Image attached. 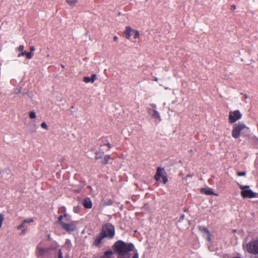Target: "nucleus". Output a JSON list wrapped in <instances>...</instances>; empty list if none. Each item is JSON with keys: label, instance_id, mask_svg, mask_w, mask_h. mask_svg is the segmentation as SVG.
Returning <instances> with one entry per match:
<instances>
[{"label": "nucleus", "instance_id": "obj_1", "mask_svg": "<svg viewBox=\"0 0 258 258\" xmlns=\"http://www.w3.org/2000/svg\"><path fill=\"white\" fill-rule=\"evenodd\" d=\"M114 251L108 250L99 258H114L113 256L114 253H117L118 256L117 258H139L138 250L132 243H126L122 240L116 241L112 246Z\"/></svg>", "mask_w": 258, "mask_h": 258}, {"label": "nucleus", "instance_id": "obj_2", "mask_svg": "<svg viewBox=\"0 0 258 258\" xmlns=\"http://www.w3.org/2000/svg\"><path fill=\"white\" fill-rule=\"evenodd\" d=\"M57 222L61 225L64 230L69 233L75 231L76 229L77 222L71 220V217L67 213L59 216Z\"/></svg>", "mask_w": 258, "mask_h": 258}, {"label": "nucleus", "instance_id": "obj_3", "mask_svg": "<svg viewBox=\"0 0 258 258\" xmlns=\"http://www.w3.org/2000/svg\"><path fill=\"white\" fill-rule=\"evenodd\" d=\"M243 248L250 254H258V238L253 239L245 245H243Z\"/></svg>", "mask_w": 258, "mask_h": 258}, {"label": "nucleus", "instance_id": "obj_4", "mask_svg": "<svg viewBox=\"0 0 258 258\" xmlns=\"http://www.w3.org/2000/svg\"><path fill=\"white\" fill-rule=\"evenodd\" d=\"M248 130L249 128L244 123L240 122L235 123L233 127L232 136L235 139H237L239 137L240 134L244 133L245 131H248Z\"/></svg>", "mask_w": 258, "mask_h": 258}, {"label": "nucleus", "instance_id": "obj_5", "mask_svg": "<svg viewBox=\"0 0 258 258\" xmlns=\"http://www.w3.org/2000/svg\"><path fill=\"white\" fill-rule=\"evenodd\" d=\"M108 239H112L115 234L114 227L110 223H106L102 226L101 231Z\"/></svg>", "mask_w": 258, "mask_h": 258}, {"label": "nucleus", "instance_id": "obj_6", "mask_svg": "<svg viewBox=\"0 0 258 258\" xmlns=\"http://www.w3.org/2000/svg\"><path fill=\"white\" fill-rule=\"evenodd\" d=\"M239 187L241 189V196L243 198H253L256 197V194L249 189L248 185L243 186L238 183Z\"/></svg>", "mask_w": 258, "mask_h": 258}, {"label": "nucleus", "instance_id": "obj_7", "mask_svg": "<svg viewBox=\"0 0 258 258\" xmlns=\"http://www.w3.org/2000/svg\"><path fill=\"white\" fill-rule=\"evenodd\" d=\"M162 179L163 183L165 184L168 182V178L166 172H165L164 169L160 167H157L156 174L154 178L157 181H159L160 178Z\"/></svg>", "mask_w": 258, "mask_h": 258}, {"label": "nucleus", "instance_id": "obj_8", "mask_svg": "<svg viewBox=\"0 0 258 258\" xmlns=\"http://www.w3.org/2000/svg\"><path fill=\"white\" fill-rule=\"evenodd\" d=\"M242 117V114L238 110L230 111L229 114V122L233 123Z\"/></svg>", "mask_w": 258, "mask_h": 258}, {"label": "nucleus", "instance_id": "obj_9", "mask_svg": "<svg viewBox=\"0 0 258 258\" xmlns=\"http://www.w3.org/2000/svg\"><path fill=\"white\" fill-rule=\"evenodd\" d=\"M36 255L38 257L43 256L45 254H47L50 252V248H43L38 245L36 249Z\"/></svg>", "mask_w": 258, "mask_h": 258}, {"label": "nucleus", "instance_id": "obj_10", "mask_svg": "<svg viewBox=\"0 0 258 258\" xmlns=\"http://www.w3.org/2000/svg\"><path fill=\"white\" fill-rule=\"evenodd\" d=\"M105 238H106V236L101 232L100 234L95 238L93 245L98 247H100V244L103 242V240Z\"/></svg>", "mask_w": 258, "mask_h": 258}, {"label": "nucleus", "instance_id": "obj_11", "mask_svg": "<svg viewBox=\"0 0 258 258\" xmlns=\"http://www.w3.org/2000/svg\"><path fill=\"white\" fill-rule=\"evenodd\" d=\"M148 113L154 118L158 119L159 121L161 120L160 115L159 113L155 109H148Z\"/></svg>", "mask_w": 258, "mask_h": 258}, {"label": "nucleus", "instance_id": "obj_12", "mask_svg": "<svg viewBox=\"0 0 258 258\" xmlns=\"http://www.w3.org/2000/svg\"><path fill=\"white\" fill-rule=\"evenodd\" d=\"M134 29H133L131 27L127 26L125 28V30L124 31V33L125 34V37L126 39H130L131 36L133 34Z\"/></svg>", "mask_w": 258, "mask_h": 258}, {"label": "nucleus", "instance_id": "obj_13", "mask_svg": "<svg viewBox=\"0 0 258 258\" xmlns=\"http://www.w3.org/2000/svg\"><path fill=\"white\" fill-rule=\"evenodd\" d=\"M83 205L87 209H91L92 207V203L89 198H86L83 200Z\"/></svg>", "mask_w": 258, "mask_h": 258}, {"label": "nucleus", "instance_id": "obj_14", "mask_svg": "<svg viewBox=\"0 0 258 258\" xmlns=\"http://www.w3.org/2000/svg\"><path fill=\"white\" fill-rule=\"evenodd\" d=\"M26 56V57L28 59H30L32 58L34 54L31 52H27L26 51H22L20 53L18 54V56L21 57L22 56Z\"/></svg>", "mask_w": 258, "mask_h": 258}, {"label": "nucleus", "instance_id": "obj_15", "mask_svg": "<svg viewBox=\"0 0 258 258\" xmlns=\"http://www.w3.org/2000/svg\"><path fill=\"white\" fill-rule=\"evenodd\" d=\"M201 192L202 194H205L206 195H214L213 189L209 187L202 188L201 189Z\"/></svg>", "mask_w": 258, "mask_h": 258}, {"label": "nucleus", "instance_id": "obj_16", "mask_svg": "<svg viewBox=\"0 0 258 258\" xmlns=\"http://www.w3.org/2000/svg\"><path fill=\"white\" fill-rule=\"evenodd\" d=\"M199 229L200 231H201V232H206L207 234V240L208 241H210L211 238H210V233L208 230V229L206 227H203V226H199Z\"/></svg>", "mask_w": 258, "mask_h": 258}, {"label": "nucleus", "instance_id": "obj_17", "mask_svg": "<svg viewBox=\"0 0 258 258\" xmlns=\"http://www.w3.org/2000/svg\"><path fill=\"white\" fill-rule=\"evenodd\" d=\"M67 4L71 7H74L78 2V0H66Z\"/></svg>", "mask_w": 258, "mask_h": 258}, {"label": "nucleus", "instance_id": "obj_18", "mask_svg": "<svg viewBox=\"0 0 258 258\" xmlns=\"http://www.w3.org/2000/svg\"><path fill=\"white\" fill-rule=\"evenodd\" d=\"M103 154V152H100L99 151H96L95 152V158L96 160H98L101 158Z\"/></svg>", "mask_w": 258, "mask_h": 258}, {"label": "nucleus", "instance_id": "obj_19", "mask_svg": "<svg viewBox=\"0 0 258 258\" xmlns=\"http://www.w3.org/2000/svg\"><path fill=\"white\" fill-rule=\"evenodd\" d=\"M110 158V155H106L104 157L103 161H102L103 164H107L108 163V160Z\"/></svg>", "mask_w": 258, "mask_h": 258}, {"label": "nucleus", "instance_id": "obj_20", "mask_svg": "<svg viewBox=\"0 0 258 258\" xmlns=\"http://www.w3.org/2000/svg\"><path fill=\"white\" fill-rule=\"evenodd\" d=\"M29 116L31 119H34L36 117V113L34 111H31L29 113Z\"/></svg>", "mask_w": 258, "mask_h": 258}, {"label": "nucleus", "instance_id": "obj_21", "mask_svg": "<svg viewBox=\"0 0 258 258\" xmlns=\"http://www.w3.org/2000/svg\"><path fill=\"white\" fill-rule=\"evenodd\" d=\"M133 34H134V38H138L140 36V33L138 30H136L134 29Z\"/></svg>", "mask_w": 258, "mask_h": 258}, {"label": "nucleus", "instance_id": "obj_22", "mask_svg": "<svg viewBox=\"0 0 258 258\" xmlns=\"http://www.w3.org/2000/svg\"><path fill=\"white\" fill-rule=\"evenodd\" d=\"M97 79V76L95 74H93L91 77V82L93 83Z\"/></svg>", "mask_w": 258, "mask_h": 258}, {"label": "nucleus", "instance_id": "obj_23", "mask_svg": "<svg viewBox=\"0 0 258 258\" xmlns=\"http://www.w3.org/2000/svg\"><path fill=\"white\" fill-rule=\"evenodd\" d=\"M33 222H34V220H33V219L32 218H28V219H25L23 221V222L25 224H26V223H32Z\"/></svg>", "mask_w": 258, "mask_h": 258}, {"label": "nucleus", "instance_id": "obj_24", "mask_svg": "<svg viewBox=\"0 0 258 258\" xmlns=\"http://www.w3.org/2000/svg\"><path fill=\"white\" fill-rule=\"evenodd\" d=\"M83 81L86 83L91 82V78L89 77H85L83 78Z\"/></svg>", "mask_w": 258, "mask_h": 258}, {"label": "nucleus", "instance_id": "obj_25", "mask_svg": "<svg viewBox=\"0 0 258 258\" xmlns=\"http://www.w3.org/2000/svg\"><path fill=\"white\" fill-rule=\"evenodd\" d=\"M58 247V245L57 243H55L54 244H52L49 248H50V250L51 249L54 250L56 249Z\"/></svg>", "mask_w": 258, "mask_h": 258}, {"label": "nucleus", "instance_id": "obj_26", "mask_svg": "<svg viewBox=\"0 0 258 258\" xmlns=\"http://www.w3.org/2000/svg\"><path fill=\"white\" fill-rule=\"evenodd\" d=\"M41 127L42 128L47 130L48 129V126L45 122L41 123Z\"/></svg>", "mask_w": 258, "mask_h": 258}, {"label": "nucleus", "instance_id": "obj_27", "mask_svg": "<svg viewBox=\"0 0 258 258\" xmlns=\"http://www.w3.org/2000/svg\"><path fill=\"white\" fill-rule=\"evenodd\" d=\"M58 212V213H64L63 214L66 213V208L64 207H61V208H59Z\"/></svg>", "mask_w": 258, "mask_h": 258}, {"label": "nucleus", "instance_id": "obj_28", "mask_svg": "<svg viewBox=\"0 0 258 258\" xmlns=\"http://www.w3.org/2000/svg\"><path fill=\"white\" fill-rule=\"evenodd\" d=\"M25 223H24V222H23V223H22L21 225H19V226L17 227V229H18V230H21V229H23V228H24H24H25Z\"/></svg>", "mask_w": 258, "mask_h": 258}, {"label": "nucleus", "instance_id": "obj_29", "mask_svg": "<svg viewBox=\"0 0 258 258\" xmlns=\"http://www.w3.org/2000/svg\"><path fill=\"white\" fill-rule=\"evenodd\" d=\"M4 219V215L2 214H0V228L2 225Z\"/></svg>", "mask_w": 258, "mask_h": 258}, {"label": "nucleus", "instance_id": "obj_30", "mask_svg": "<svg viewBox=\"0 0 258 258\" xmlns=\"http://www.w3.org/2000/svg\"><path fill=\"white\" fill-rule=\"evenodd\" d=\"M24 45H20L18 47V50L20 52H22V51H23L24 50Z\"/></svg>", "mask_w": 258, "mask_h": 258}, {"label": "nucleus", "instance_id": "obj_31", "mask_svg": "<svg viewBox=\"0 0 258 258\" xmlns=\"http://www.w3.org/2000/svg\"><path fill=\"white\" fill-rule=\"evenodd\" d=\"M237 175L238 176H244L245 175V172H238Z\"/></svg>", "mask_w": 258, "mask_h": 258}, {"label": "nucleus", "instance_id": "obj_32", "mask_svg": "<svg viewBox=\"0 0 258 258\" xmlns=\"http://www.w3.org/2000/svg\"><path fill=\"white\" fill-rule=\"evenodd\" d=\"M58 258H63L62 252L60 249H59V251H58Z\"/></svg>", "mask_w": 258, "mask_h": 258}, {"label": "nucleus", "instance_id": "obj_33", "mask_svg": "<svg viewBox=\"0 0 258 258\" xmlns=\"http://www.w3.org/2000/svg\"><path fill=\"white\" fill-rule=\"evenodd\" d=\"M30 52L32 53L35 50V47L34 46H31L30 47Z\"/></svg>", "mask_w": 258, "mask_h": 258}, {"label": "nucleus", "instance_id": "obj_34", "mask_svg": "<svg viewBox=\"0 0 258 258\" xmlns=\"http://www.w3.org/2000/svg\"><path fill=\"white\" fill-rule=\"evenodd\" d=\"M236 9V6L235 5H232L231 7V10H234Z\"/></svg>", "mask_w": 258, "mask_h": 258}, {"label": "nucleus", "instance_id": "obj_35", "mask_svg": "<svg viewBox=\"0 0 258 258\" xmlns=\"http://www.w3.org/2000/svg\"><path fill=\"white\" fill-rule=\"evenodd\" d=\"M113 39L114 41H117L118 40V37L116 36H114Z\"/></svg>", "mask_w": 258, "mask_h": 258}, {"label": "nucleus", "instance_id": "obj_36", "mask_svg": "<svg viewBox=\"0 0 258 258\" xmlns=\"http://www.w3.org/2000/svg\"><path fill=\"white\" fill-rule=\"evenodd\" d=\"M105 145L107 146L109 148V149H110L111 148V146L110 143H107Z\"/></svg>", "mask_w": 258, "mask_h": 258}, {"label": "nucleus", "instance_id": "obj_37", "mask_svg": "<svg viewBox=\"0 0 258 258\" xmlns=\"http://www.w3.org/2000/svg\"><path fill=\"white\" fill-rule=\"evenodd\" d=\"M26 229L25 228L23 229L22 231V234H25L26 232Z\"/></svg>", "mask_w": 258, "mask_h": 258}, {"label": "nucleus", "instance_id": "obj_38", "mask_svg": "<svg viewBox=\"0 0 258 258\" xmlns=\"http://www.w3.org/2000/svg\"><path fill=\"white\" fill-rule=\"evenodd\" d=\"M192 176H193L192 174H187L186 177H192Z\"/></svg>", "mask_w": 258, "mask_h": 258}, {"label": "nucleus", "instance_id": "obj_39", "mask_svg": "<svg viewBox=\"0 0 258 258\" xmlns=\"http://www.w3.org/2000/svg\"><path fill=\"white\" fill-rule=\"evenodd\" d=\"M244 97L245 99H247V98H248V96L247 94H244Z\"/></svg>", "mask_w": 258, "mask_h": 258}, {"label": "nucleus", "instance_id": "obj_40", "mask_svg": "<svg viewBox=\"0 0 258 258\" xmlns=\"http://www.w3.org/2000/svg\"><path fill=\"white\" fill-rule=\"evenodd\" d=\"M184 216L182 215V216L180 217V220H183L184 219Z\"/></svg>", "mask_w": 258, "mask_h": 258}, {"label": "nucleus", "instance_id": "obj_41", "mask_svg": "<svg viewBox=\"0 0 258 258\" xmlns=\"http://www.w3.org/2000/svg\"><path fill=\"white\" fill-rule=\"evenodd\" d=\"M74 212H76V213H77V212H77V211H76V208H74Z\"/></svg>", "mask_w": 258, "mask_h": 258}, {"label": "nucleus", "instance_id": "obj_42", "mask_svg": "<svg viewBox=\"0 0 258 258\" xmlns=\"http://www.w3.org/2000/svg\"><path fill=\"white\" fill-rule=\"evenodd\" d=\"M61 67L62 68H64V66L63 64H61Z\"/></svg>", "mask_w": 258, "mask_h": 258}, {"label": "nucleus", "instance_id": "obj_43", "mask_svg": "<svg viewBox=\"0 0 258 258\" xmlns=\"http://www.w3.org/2000/svg\"><path fill=\"white\" fill-rule=\"evenodd\" d=\"M155 81H158V79H157V78H156V79H155Z\"/></svg>", "mask_w": 258, "mask_h": 258}]
</instances>
